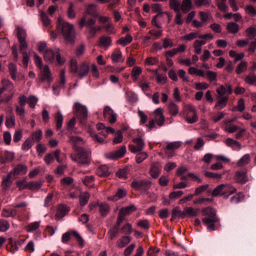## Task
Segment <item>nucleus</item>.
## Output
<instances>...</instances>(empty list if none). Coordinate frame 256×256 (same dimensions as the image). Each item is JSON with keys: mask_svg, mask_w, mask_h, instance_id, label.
Segmentation results:
<instances>
[{"mask_svg": "<svg viewBox=\"0 0 256 256\" xmlns=\"http://www.w3.org/2000/svg\"><path fill=\"white\" fill-rule=\"evenodd\" d=\"M180 9L184 13H189L193 9V0H183Z\"/></svg>", "mask_w": 256, "mask_h": 256, "instance_id": "30", "label": "nucleus"}, {"mask_svg": "<svg viewBox=\"0 0 256 256\" xmlns=\"http://www.w3.org/2000/svg\"><path fill=\"white\" fill-rule=\"evenodd\" d=\"M113 45V39L109 36H102L99 39V46L103 47L104 49H109Z\"/></svg>", "mask_w": 256, "mask_h": 256, "instance_id": "24", "label": "nucleus"}, {"mask_svg": "<svg viewBox=\"0 0 256 256\" xmlns=\"http://www.w3.org/2000/svg\"><path fill=\"white\" fill-rule=\"evenodd\" d=\"M125 153H127V147L121 146V148L118 150L106 153L105 157H106V159H111V160L115 161L117 159H121V158L125 157Z\"/></svg>", "mask_w": 256, "mask_h": 256, "instance_id": "11", "label": "nucleus"}, {"mask_svg": "<svg viewBox=\"0 0 256 256\" xmlns=\"http://www.w3.org/2000/svg\"><path fill=\"white\" fill-rule=\"evenodd\" d=\"M27 165L25 164H18L14 167V169L12 170V175H27Z\"/></svg>", "mask_w": 256, "mask_h": 256, "instance_id": "20", "label": "nucleus"}, {"mask_svg": "<svg viewBox=\"0 0 256 256\" xmlns=\"http://www.w3.org/2000/svg\"><path fill=\"white\" fill-rule=\"evenodd\" d=\"M123 197H127V190L120 188L115 195L108 197V201H119Z\"/></svg>", "mask_w": 256, "mask_h": 256, "instance_id": "29", "label": "nucleus"}, {"mask_svg": "<svg viewBox=\"0 0 256 256\" xmlns=\"http://www.w3.org/2000/svg\"><path fill=\"white\" fill-rule=\"evenodd\" d=\"M247 67H249V64L247 61H241L237 66H236V73L237 75H241V73H245L247 71Z\"/></svg>", "mask_w": 256, "mask_h": 256, "instance_id": "46", "label": "nucleus"}, {"mask_svg": "<svg viewBox=\"0 0 256 256\" xmlns=\"http://www.w3.org/2000/svg\"><path fill=\"white\" fill-rule=\"evenodd\" d=\"M226 29L228 33H231L232 35H236V33H239L240 27H239V24L235 22H229L226 26Z\"/></svg>", "mask_w": 256, "mask_h": 256, "instance_id": "41", "label": "nucleus"}, {"mask_svg": "<svg viewBox=\"0 0 256 256\" xmlns=\"http://www.w3.org/2000/svg\"><path fill=\"white\" fill-rule=\"evenodd\" d=\"M77 154H71L72 161L77 163L80 167L83 165L91 164V152L85 150V148H77Z\"/></svg>", "mask_w": 256, "mask_h": 256, "instance_id": "2", "label": "nucleus"}, {"mask_svg": "<svg viewBox=\"0 0 256 256\" xmlns=\"http://www.w3.org/2000/svg\"><path fill=\"white\" fill-rule=\"evenodd\" d=\"M134 211H137V207H135V205H129L127 207L121 208L119 214L127 217V215H131V213H134Z\"/></svg>", "mask_w": 256, "mask_h": 256, "instance_id": "38", "label": "nucleus"}, {"mask_svg": "<svg viewBox=\"0 0 256 256\" xmlns=\"http://www.w3.org/2000/svg\"><path fill=\"white\" fill-rule=\"evenodd\" d=\"M16 31H17L18 41H25V39H27V31L25 29H23L22 27L17 26Z\"/></svg>", "mask_w": 256, "mask_h": 256, "instance_id": "52", "label": "nucleus"}, {"mask_svg": "<svg viewBox=\"0 0 256 256\" xmlns=\"http://www.w3.org/2000/svg\"><path fill=\"white\" fill-rule=\"evenodd\" d=\"M60 27L62 31L63 38L66 43H69L70 45H73L75 43V26L69 22L62 21L60 22Z\"/></svg>", "mask_w": 256, "mask_h": 256, "instance_id": "3", "label": "nucleus"}, {"mask_svg": "<svg viewBox=\"0 0 256 256\" xmlns=\"http://www.w3.org/2000/svg\"><path fill=\"white\" fill-rule=\"evenodd\" d=\"M131 243V237L130 236H122L120 239L117 240L116 246L118 249H124V247H127Z\"/></svg>", "mask_w": 256, "mask_h": 256, "instance_id": "28", "label": "nucleus"}, {"mask_svg": "<svg viewBox=\"0 0 256 256\" xmlns=\"http://www.w3.org/2000/svg\"><path fill=\"white\" fill-rule=\"evenodd\" d=\"M237 193V188L229 183H224L216 186L212 191V197H222V199H229L231 195Z\"/></svg>", "mask_w": 256, "mask_h": 256, "instance_id": "1", "label": "nucleus"}, {"mask_svg": "<svg viewBox=\"0 0 256 256\" xmlns=\"http://www.w3.org/2000/svg\"><path fill=\"white\" fill-rule=\"evenodd\" d=\"M132 143L128 146V149L131 153H141L145 149V140L141 137L134 138Z\"/></svg>", "mask_w": 256, "mask_h": 256, "instance_id": "8", "label": "nucleus"}, {"mask_svg": "<svg viewBox=\"0 0 256 256\" xmlns=\"http://www.w3.org/2000/svg\"><path fill=\"white\" fill-rule=\"evenodd\" d=\"M91 195L88 192H84L82 195H80V205L81 207H85L87 203H89Z\"/></svg>", "mask_w": 256, "mask_h": 256, "instance_id": "63", "label": "nucleus"}, {"mask_svg": "<svg viewBox=\"0 0 256 256\" xmlns=\"http://www.w3.org/2000/svg\"><path fill=\"white\" fill-rule=\"evenodd\" d=\"M2 91H13L15 89V85L9 79H2V87H0Z\"/></svg>", "mask_w": 256, "mask_h": 256, "instance_id": "40", "label": "nucleus"}, {"mask_svg": "<svg viewBox=\"0 0 256 256\" xmlns=\"http://www.w3.org/2000/svg\"><path fill=\"white\" fill-rule=\"evenodd\" d=\"M235 179H236L237 183H241L242 185L247 183V181H249V178L247 177V172H245V171L236 172Z\"/></svg>", "mask_w": 256, "mask_h": 256, "instance_id": "27", "label": "nucleus"}, {"mask_svg": "<svg viewBox=\"0 0 256 256\" xmlns=\"http://www.w3.org/2000/svg\"><path fill=\"white\" fill-rule=\"evenodd\" d=\"M67 16L69 19H75L77 17V13L75 12V4H73V2H69Z\"/></svg>", "mask_w": 256, "mask_h": 256, "instance_id": "54", "label": "nucleus"}, {"mask_svg": "<svg viewBox=\"0 0 256 256\" xmlns=\"http://www.w3.org/2000/svg\"><path fill=\"white\" fill-rule=\"evenodd\" d=\"M15 159V153L11 151H3L0 152V163L4 165V163H11Z\"/></svg>", "mask_w": 256, "mask_h": 256, "instance_id": "19", "label": "nucleus"}, {"mask_svg": "<svg viewBox=\"0 0 256 256\" xmlns=\"http://www.w3.org/2000/svg\"><path fill=\"white\" fill-rule=\"evenodd\" d=\"M183 117L185 121L190 124L197 123V121H199V117L197 116V109H195V106L191 104L184 105Z\"/></svg>", "mask_w": 256, "mask_h": 256, "instance_id": "5", "label": "nucleus"}, {"mask_svg": "<svg viewBox=\"0 0 256 256\" xmlns=\"http://www.w3.org/2000/svg\"><path fill=\"white\" fill-rule=\"evenodd\" d=\"M55 121H56V129H61L63 127V114H61V111H58L56 113Z\"/></svg>", "mask_w": 256, "mask_h": 256, "instance_id": "61", "label": "nucleus"}, {"mask_svg": "<svg viewBox=\"0 0 256 256\" xmlns=\"http://www.w3.org/2000/svg\"><path fill=\"white\" fill-rule=\"evenodd\" d=\"M117 235H119V226H114L108 231V237L110 241H113V239L117 238Z\"/></svg>", "mask_w": 256, "mask_h": 256, "instance_id": "59", "label": "nucleus"}, {"mask_svg": "<svg viewBox=\"0 0 256 256\" xmlns=\"http://www.w3.org/2000/svg\"><path fill=\"white\" fill-rule=\"evenodd\" d=\"M105 119H108L109 123H117V113L113 111V108L106 106L103 111Z\"/></svg>", "mask_w": 256, "mask_h": 256, "instance_id": "14", "label": "nucleus"}, {"mask_svg": "<svg viewBox=\"0 0 256 256\" xmlns=\"http://www.w3.org/2000/svg\"><path fill=\"white\" fill-rule=\"evenodd\" d=\"M153 114L156 125H158V127H163L165 125V115L163 114V108H157Z\"/></svg>", "mask_w": 256, "mask_h": 256, "instance_id": "15", "label": "nucleus"}, {"mask_svg": "<svg viewBox=\"0 0 256 256\" xmlns=\"http://www.w3.org/2000/svg\"><path fill=\"white\" fill-rule=\"evenodd\" d=\"M28 138H30L33 141V143H39V141L43 139V131L41 129L36 130L32 132L31 137Z\"/></svg>", "mask_w": 256, "mask_h": 256, "instance_id": "43", "label": "nucleus"}, {"mask_svg": "<svg viewBox=\"0 0 256 256\" xmlns=\"http://www.w3.org/2000/svg\"><path fill=\"white\" fill-rule=\"evenodd\" d=\"M35 145V142L28 137L22 144V151H29L33 146Z\"/></svg>", "mask_w": 256, "mask_h": 256, "instance_id": "58", "label": "nucleus"}, {"mask_svg": "<svg viewBox=\"0 0 256 256\" xmlns=\"http://www.w3.org/2000/svg\"><path fill=\"white\" fill-rule=\"evenodd\" d=\"M249 163H251V155L245 154L238 160L237 167H245L246 165H249Z\"/></svg>", "mask_w": 256, "mask_h": 256, "instance_id": "42", "label": "nucleus"}, {"mask_svg": "<svg viewBox=\"0 0 256 256\" xmlns=\"http://www.w3.org/2000/svg\"><path fill=\"white\" fill-rule=\"evenodd\" d=\"M110 59L112 63H125V57L123 56V52L119 48L115 49L112 52Z\"/></svg>", "mask_w": 256, "mask_h": 256, "instance_id": "18", "label": "nucleus"}, {"mask_svg": "<svg viewBox=\"0 0 256 256\" xmlns=\"http://www.w3.org/2000/svg\"><path fill=\"white\" fill-rule=\"evenodd\" d=\"M86 14L92 17H99V12L97 11L96 4H88L86 7Z\"/></svg>", "mask_w": 256, "mask_h": 256, "instance_id": "39", "label": "nucleus"}, {"mask_svg": "<svg viewBox=\"0 0 256 256\" xmlns=\"http://www.w3.org/2000/svg\"><path fill=\"white\" fill-rule=\"evenodd\" d=\"M148 35L152 37L153 41H157V39H161L163 37V30L152 29L148 32Z\"/></svg>", "mask_w": 256, "mask_h": 256, "instance_id": "48", "label": "nucleus"}, {"mask_svg": "<svg viewBox=\"0 0 256 256\" xmlns=\"http://www.w3.org/2000/svg\"><path fill=\"white\" fill-rule=\"evenodd\" d=\"M232 111H239L240 113H243V111H245V99L240 98Z\"/></svg>", "mask_w": 256, "mask_h": 256, "instance_id": "57", "label": "nucleus"}, {"mask_svg": "<svg viewBox=\"0 0 256 256\" xmlns=\"http://www.w3.org/2000/svg\"><path fill=\"white\" fill-rule=\"evenodd\" d=\"M181 145H182V143L179 141L169 142L165 147V151H176V149H179V147H181Z\"/></svg>", "mask_w": 256, "mask_h": 256, "instance_id": "56", "label": "nucleus"}, {"mask_svg": "<svg viewBox=\"0 0 256 256\" xmlns=\"http://www.w3.org/2000/svg\"><path fill=\"white\" fill-rule=\"evenodd\" d=\"M133 42V36L131 34H127L125 37H122L117 40V45H121L122 47H127L130 43Z\"/></svg>", "mask_w": 256, "mask_h": 256, "instance_id": "36", "label": "nucleus"}, {"mask_svg": "<svg viewBox=\"0 0 256 256\" xmlns=\"http://www.w3.org/2000/svg\"><path fill=\"white\" fill-rule=\"evenodd\" d=\"M179 217L180 219H185V210L181 211L179 207H175L172 210V219H177Z\"/></svg>", "mask_w": 256, "mask_h": 256, "instance_id": "51", "label": "nucleus"}, {"mask_svg": "<svg viewBox=\"0 0 256 256\" xmlns=\"http://www.w3.org/2000/svg\"><path fill=\"white\" fill-rule=\"evenodd\" d=\"M167 109L169 115H171L172 117H177V115H179V106L175 104V102H170Z\"/></svg>", "mask_w": 256, "mask_h": 256, "instance_id": "32", "label": "nucleus"}, {"mask_svg": "<svg viewBox=\"0 0 256 256\" xmlns=\"http://www.w3.org/2000/svg\"><path fill=\"white\" fill-rule=\"evenodd\" d=\"M147 157H149V154H147V152H140L136 155L135 157V161L136 163H143L145 161V159H147Z\"/></svg>", "mask_w": 256, "mask_h": 256, "instance_id": "64", "label": "nucleus"}, {"mask_svg": "<svg viewBox=\"0 0 256 256\" xmlns=\"http://www.w3.org/2000/svg\"><path fill=\"white\" fill-rule=\"evenodd\" d=\"M74 111L76 113V119H78L80 125H85L88 117L87 108L79 103H75Z\"/></svg>", "mask_w": 256, "mask_h": 256, "instance_id": "7", "label": "nucleus"}, {"mask_svg": "<svg viewBox=\"0 0 256 256\" xmlns=\"http://www.w3.org/2000/svg\"><path fill=\"white\" fill-rule=\"evenodd\" d=\"M70 71L71 73H75L80 79H83V77H87V75H89V63L84 62L77 66V60L72 59L70 61Z\"/></svg>", "mask_w": 256, "mask_h": 256, "instance_id": "4", "label": "nucleus"}, {"mask_svg": "<svg viewBox=\"0 0 256 256\" xmlns=\"http://www.w3.org/2000/svg\"><path fill=\"white\" fill-rule=\"evenodd\" d=\"M98 211L101 217H107V215H109V212L111 211V208L109 207V204L100 203L98 204Z\"/></svg>", "mask_w": 256, "mask_h": 256, "instance_id": "31", "label": "nucleus"}, {"mask_svg": "<svg viewBox=\"0 0 256 256\" xmlns=\"http://www.w3.org/2000/svg\"><path fill=\"white\" fill-rule=\"evenodd\" d=\"M197 215H199V208H193V207L184 208V218L197 217Z\"/></svg>", "mask_w": 256, "mask_h": 256, "instance_id": "34", "label": "nucleus"}, {"mask_svg": "<svg viewBox=\"0 0 256 256\" xmlns=\"http://www.w3.org/2000/svg\"><path fill=\"white\" fill-rule=\"evenodd\" d=\"M55 57L58 65H63L65 63V58L61 57L59 49H56V51L48 49L44 52V61H47V63H53Z\"/></svg>", "mask_w": 256, "mask_h": 256, "instance_id": "6", "label": "nucleus"}, {"mask_svg": "<svg viewBox=\"0 0 256 256\" xmlns=\"http://www.w3.org/2000/svg\"><path fill=\"white\" fill-rule=\"evenodd\" d=\"M203 45H207V40H195L193 47L194 53H196V55H201V52L203 51Z\"/></svg>", "mask_w": 256, "mask_h": 256, "instance_id": "26", "label": "nucleus"}, {"mask_svg": "<svg viewBox=\"0 0 256 256\" xmlns=\"http://www.w3.org/2000/svg\"><path fill=\"white\" fill-rule=\"evenodd\" d=\"M204 217H217V211L211 207H206L201 210Z\"/></svg>", "mask_w": 256, "mask_h": 256, "instance_id": "44", "label": "nucleus"}, {"mask_svg": "<svg viewBox=\"0 0 256 256\" xmlns=\"http://www.w3.org/2000/svg\"><path fill=\"white\" fill-rule=\"evenodd\" d=\"M174 46H175V42H173V39L169 37H165L162 39V47L164 49H173Z\"/></svg>", "mask_w": 256, "mask_h": 256, "instance_id": "49", "label": "nucleus"}, {"mask_svg": "<svg viewBox=\"0 0 256 256\" xmlns=\"http://www.w3.org/2000/svg\"><path fill=\"white\" fill-rule=\"evenodd\" d=\"M40 227H41V221L32 222L27 226H25V231H27V233H35V231H39Z\"/></svg>", "mask_w": 256, "mask_h": 256, "instance_id": "33", "label": "nucleus"}, {"mask_svg": "<svg viewBox=\"0 0 256 256\" xmlns=\"http://www.w3.org/2000/svg\"><path fill=\"white\" fill-rule=\"evenodd\" d=\"M69 213V208L66 205H60L55 215L56 219H63Z\"/></svg>", "mask_w": 256, "mask_h": 256, "instance_id": "37", "label": "nucleus"}, {"mask_svg": "<svg viewBox=\"0 0 256 256\" xmlns=\"http://www.w3.org/2000/svg\"><path fill=\"white\" fill-rule=\"evenodd\" d=\"M41 187H43V182L39 181V182H29L26 186L27 189H29L30 191H39V189H41Z\"/></svg>", "mask_w": 256, "mask_h": 256, "instance_id": "47", "label": "nucleus"}, {"mask_svg": "<svg viewBox=\"0 0 256 256\" xmlns=\"http://www.w3.org/2000/svg\"><path fill=\"white\" fill-rule=\"evenodd\" d=\"M95 23H97V21L93 18H89L87 17L86 14L83 15V17L80 19L79 21V27L80 29H83V27H95Z\"/></svg>", "mask_w": 256, "mask_h": 256, "instance_id": "17", "label": "nucleus"}, {"mask_svg": "<svg viewBox=\"0 0 256 256\" xmlns=\"http://www.w3.org/2000/svg\"><path fill=\"white\" fill-rule=\"evenodd\" d=\"M244 199H245V195L239 192L230 198V203H233V204L241 203V201H243Z\"/></svg>", "mask_w": 256, "mask_h": 256, "instance_id": "60", "label": "nucleus"}, {"mask_svg": "<svg viewBox=\"0 0 256 256\" xmlns=\"http://www.w3.org/2000/svg\"><path fill=\"white\" fill-rule=\"evenodd\" d=\"M141 73H143V69L139 66H134L131 71V77L133 81H138Z\"/></svg>", "mask_w": 256, "mask_h": 256, "instance_id": "45", "label": "nucleus"}, {"mask_svg": "<svg viewBox=\"0 0 256 256\" xmlns=\"http://www.w3.org/2000/svg\"><path fill=\"white\" fill-rule=\"evenodd\" d=\"M169 7L175 11V13H179V11H181V2H179V0H169Z\"/></svg>", "mask_w": 256, "mask_h": 256, "instance_id": "53", "label": "nucleus"}, {"mask_svg": "<svg viewBox=\"0 0 256 256\" xmlns=\"http://www.w3.org/2000/svg\"><path fill=\"white\" fill-rule=\"evenodd\" d=\"M11 177H13V172H9L7 175L2 177V188L5 189V191H7V189H10L11 185H13Z\"/></svg>", "mask_w": 256, "mask_h": 256, "instance_id": "22", "label": "nucleus"}, {"mask_svg": "<svg viewBox=\"0 0 256 256\" xmlns=\"http://www.w3.org/2000/svg\"><path fill=\"white\" fill-rule=\"evenodd\" d=\"M202 222L204 223L205 226H207V229L209 231H215V223H219V218L217 216L204 217L202 219Z\"/></svg>", "mask_w": 256, "mask_h": 256, "instance_id": "16", "label": "nucleus"}, {"mask_svg": "<svg viewBox=\"0 0 256 256\" xmlns=\"http://www.w3.org/2000/svg\"><path fill=\"white\" fill-rule=\"evenodd\" d=\"M8 69L11 79H13V81H17V65L10 63L8 65Z\"/></svg>", "mask_w": 256, "mask_h": 256, "instance_id": "55", "label": "nucleus"}, {"mask_svg": "<svg viewBox=\"0 0 256 256\" xmlns=\"http://www.w3.org/2000/svg\"><path fill=\"white\" fill-rule=\"evenodd\" d=\"M19 213V210L17 209H7V208H4L1 212V216L2 217H5V218H9V217H17Z\"/></svg>", "mask_w": 256, "mask_h": 256, "instance_id": "35", "label": "nucleus"}, {"mask_svg": "<svg viewBox=\"0 0 256 256\" xmlns=\"http://www.w3.org/2000/svg\"><path fill=\"white\" fill-rule=\"evenodd\" d=\"M39 79L41 83H52L53 82V76L51 74V69L48 65H45L44 67L40 68V74Z\"/></svg>", "mask_w": 256, "mask_h": 256, "instance_id": "10", "label": "nucleus"}, {"mask_svg": "<svg viewBox=\"0 0 256 256\" xmlns=\"http://www.w3.org/2000/svg\"><path fill=\"white\" fill-rule=\"evenodd\" d=\"M5 125L8 129L15 127V115L6 116Z\"/></svg>", "mask_w": 256, "mask_h": 256, "instance_id": "62", "label": "nucleus"}, {"mask_svg": "<svg viewBox=\"0 0 256 256\" xmlns=\"http://www.w3.org/2000/svg\"><path fill=\"white\" fill-rule=\"evenodd\" d=\"M228 101H229V96L218 97V101L215 104L214 108L217 109L218 111H221V109H225V107H227Z\"/></svg>", "mask_w": 256, "mask_h": 256, "instance_id": "25", "label": "nucleus"}, {"mask_svg": "<svg viewBox=\"0 0 256 256\" xmlns=\"http://www.w3.org/2000/svg\"><path fill=\"white\" fill-rule=\"evenodd\" d=\"M71 237H74L79 245L83 247V237H81V234L75 230L64 233L62 235V243H69V241H71Z\"/></svg>", "mask_w": 256, "mask_h": 256, "instance_id": "9", "label": "nucleus"}, {"mask_svg": "<svg viewBox=\"0 0 256 256\" xmlns=\"http://www.w3.org/2000/svg\"><path fill=\"white\" fill-rule=\"evenodd\" d=\"M55 158L58 163H61V151L59 149L54 151V153L46 154L44 157V163H46V165H51V163L55 161Z\"/></svg>", "mask_w": 256, "mask_h": 256, "instance_id": "13", "label": "nucleus"}, {"mask_svg": "<svg viewBox=\"0 0 256 256\" xmlns=\"http://www.w3.org/2000/svg\"><path fill=\"white\" fill-rule=\"evenodd\" d=\"M96 174L98 177H109L111 175V170H109V166L101 165L97 168Z\"/></svg>", "mask_w": 256, "mask_h": 256, "instance_id": "23", "label": "nucleus"}, {"mask_svg": "<svg viewBox=\"0 0 256 256\" xmlns=\"http://www.w3.org/2000/svg\"><path fill=\"white\" fill-rule=\"evenodd\" d=\"M150 175L153 179H157L161 175V165L159 163L151 164Z\"/></svg>", "mask_w": 256, "mask_h": 256, "instance_id": "21", "label": "nucleus"}, {"mask_svg": "<svg viewBox=\"0 0 256 256\" xmlns=\"http://www.w3.org/2000/svg\"><path fill=\"white\" fill-rule=\"evenodd\" d=\"M133 189L148 191V189H151V181L149 180H135L132 182Z\"/></svg>", "mask_w": 256, "mask_h": 256, "instance_id": "12", "label": "nucleus"}, {"mask_svg": "<svg viewBox=\"0 0 256 256\" xmlns=\"http://www.w3.org/2000/svg\"><path fill=\"white\" fill-rule=\"evenodd\" d=\"M230 57L234 59V63H237L238 61H242V59H245V53H237L234 50L229 51Z\"/></svg>", "mask_w": 256, "mask_h": 256, "instance_id": "50", "label": "nucleus"}]
</instances>
